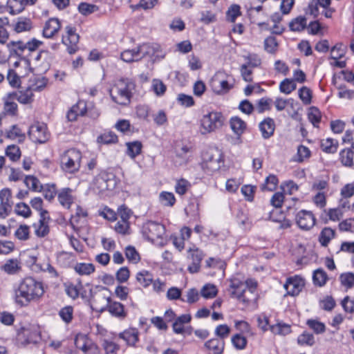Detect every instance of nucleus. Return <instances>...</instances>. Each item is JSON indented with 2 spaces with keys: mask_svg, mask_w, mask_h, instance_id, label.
I'll list each match as a JSON object with an SVG mask.
<instances>
[{
  "mask_svg": "<svg viewBox=\"0 0 354 354\" xmlns=\"http://www.w3.org/2000/svg\"><path fill=\"white\" fill-rule=\"evenodd\" d=\"M24 182L26 187L33 192H41L43 189L39 180L34 176H26Z\"/></svg>",
  "mask_w": 354,
  "mask_h": 354,
  "instance_id": "nucleus-31",
  "label": "nucleus"
},
{
  "mask_svg": "<svg viewBox=\"0 0 354 354\" xmlns=\"http://www.w3.org/2000/svg\"><path fill=\"white\" fill-rule=\"evenodd\" d=\"M232 343L233 346L237 349V350H243L245 348L248 341L247 339L240 335V334H236L232 337Z\"/></svg>",
  "mask_w": 354,
  "mask_h": 354,
  "instance_id": "nucleus-53",
  "label": "nucleus"
},
{
  "mask_svg": "<svg viewBox=\"0 0 354 354\" xmlns=\"http://www.w3.org/2000/svg\"><path fill=\"white\" fill-rule=\"evenodd\" d=\"M304 285V279L298 275H295L288 278L283 287L287 291L288 295L296 296L299 294Z\"/></svg>",
  "mask_w": 354,
  "mask_h": 354,
  "instance_id": "nucleus-14",
  "label": "nucleus"
},
{
  "mask_svg": "<svg viewBox=\"0 0 354 354\" xmlns=\"http://www.w3.org/2000/svg\"><path fill=\"white\" fill-rule=\"evenodd\" d=\"M224 120L220 112L211 111L204 114L200 120V131L202 134L214 132L223 125Z\"/></svg>",
  "mask_w": 354,
  "mask_h": 354,
  "instance_id": "nucleus-4",
  "label": "nucleus"
},
{
  "mask_svg": "<svg viewBox=\"0 0 354 354\" xmlns=\"http://www.w3.org/2000/svg\"><path fill=\"white\" fill-rule=\"evenodd\" d=\"M339 229L342 232L354 233V218H347L340 222Z\"/></svg>",
  "mask_w": 354,
  "mask_h": 354,
  "instance_id": "nucleus-63",
  "label": "nucleus"
},
{
  "mask_svg": "<svg viewBox=\"0 0 354 354\" xmlns=\"http://www.w3.org/2000/svg\"><path fill=\"white\" fill-rule=\"evenodd\" d=\"M165 231L164 225L153 221H148L142 226L143 235L152 242L158 239L162 238Z\"/></svg>",
  "mask_w": 354,
  "mask_h": 354,
  "instance_id": "nucleus-10",
  "label": "nucleus"
},
{
  "mask_svg": "<svg viewBox=\"0 0 354 354\" xmlns=\"http://www.w3.org/2000/svg\"><path fill=\"white\" fill-rule=\"evenodd\" d=\"M289 27L292 31L303 30L306 27V19L299 16L290 22Z\"/></svg>",
  "mask_w": 354,
  "mask_h": 354,
  "instance_id": "nucleus-43",
  "label": "nucleus"
},
{
  "mask_svg": "<svg viewBox=\"0 0 354 354\" xmlns=\"http://www.w3.org/2000/svg\"><path fill=\"white\" fill-rule=\"evenodd\" d=\"M88 335L82 333H78L75 337V345L84 353H87L88 347L91 342Z\"/></svg>",
  "mask_w": 354,
  "mask_h": 354,
  "instance_id": "nucleus-28",
  "label": "nucleus"
},
{
  "mask_svg": "<svg viewBox=\"0 0 354 354\" xmlns=\"http://www.w3.org/2000/svg\"><path fill=\"white\" fill-rule=\"evenodd\" d=\"M30 227L26 225H21L15 231V236L21 241L29 239Z\"/></svg>",
  "mask_w": 354,
  "mask_h": 354,
  "instance_id": "nucleus-56",
  "label": "nucleus"
},
{
  "mask_svg": "<svg viewBox=\"0 0 354 354\" xmlns=\"http://www.w3.org/2000/svg\"><path fill=\"white\" fill-rule=\"evenodd\" d=\"M272 100L270 98H261L260 99L255 107V111L258 113H263L266 111H270L271 109Z\"/></svg>",
  "mask_w": 354,
  "mask_h": 354,
  "instance_id": "nucleus-51",
  "label": "nucleus"
},
{
  "mask_svg": "<svg viewBox=\"0 0 354 354\" xmlns=\"http://www.w3.org/2000/svg\"><path fill=\"white\" fill-rule=\"evenodd\" d=\"M297 343L301 346H313L315 343V339L313 334L304 332L298 336Z\"/></svg>",
  "mask_w": 354,
  "mask_h": 354,
  "instance_id": "nucleus-48",
  "label": "nucleus"
},
{
  "mask_svg": "<svg viewBox=\"0 0 354 354\" xmlns=\"http://www.w3.org/2000/svg\"><path fill=\"white\" fill-rule=\"evenodd\" d=\"M119 337L129 346H134L138 341V331L135 328H129L118 335Z\"/></svg>",
  "mask_w": 354,
  "mask_h": 354,
  "instance_id": "nucleus-23",
  "label": "nucleus"
},
{
  "mask_svg": "<svg viewBox=\"0 0 354 354\" xmlns=\"http://www.w3.org/2000/svg\"><path fill=\"white\" fill-rule=\"evenodd\" d=\"M159 201L163 206L172 207L176 203V198L172 192H162L159 194Z\"/></svg>",
  "mask_w": 354,
  "mask_h": 354,
  "instance_id": "nucleus-34",
  "label": "nucleus"
},
{
  "mask_svg": "<svg viewBox=\"0 0 354 354\" xmlns=\"http://www.w3.org/2000/svg\"><path fill=\"white\" fill-rule=\"evenodd\" d=\"M44 292L41 282L30 277H25L15 290V301L20 306H26L31 301L39 299Z\"/></svg>",
  "mask_w": 354,
  "mask_h": 354,
  "instance_id": "nucleus-1",
  "label": "nucleus"
},
{
  "mask_svg": "<svg viewBox=\"0 0 354 354\" xmlns=\"http://www.w3.org/2000/svg\"><path fill=\"white\" fill-rule=\"evenodd\" d=\"M296 223L303 230H310L316 223V218L312 212L301 209L295 217Z\"/></svg>",
  "mask_w": 354,
  "mask_h": 354,
  "instance_id": "nucleus-11",
  "label": "nucleus"
},
{
  "mask_svg": "<svg viewBox=\"0 0 354 354\" xmlns=\"http://www.w3.org/2000/svg\"><path fill=\"white\" fill-rule=\"evenodd\" d=\"M353 153L351 149H345L340 152V160L344 166L351 167L353 165Z\"/></svg>",
  "mask_w": 354,
  "mask_h": 354,
  "instance_id": "nucleus-41",
  "label": "nucleus"
},
{
  "mask_svg": "<svg viewBox=\"0 0 354 354\" xmlns=\"http://www.w3.org/2000/svg\"><path fill=\"white\" fill-rule=\"evenodd\" d=\"M201 294L206 299L213 298L217 294V288L214 285L206 284L201 289Z\"/></svg>",
  "mask_w": 354,
  "mask_h": 354,
  "instance_id": "nucleus-57",
  "label": "nucleus"
},
{
  "mask_svg": "<svg viewBox=\"0 0 354 354\" xmlns=\"http://www.w3.org/2000/svg\"><path fill=\"white\" fill-rule=\"evenodd\" d=\"M296 84L294 80L290 79H285L279 85V90L281 93L285 94H290L292 91L296 89Z\"/></svg>",
  "mask_w": 354,
  "mask_h": 354,
  "instance_id": "nucleus-47",
  "label": "nucleus"
},
{
  "mask_svg": "<svg viewBox=\"0 0 354 354\" xmlns=\"http://www.w3.org/2000/svg\"><path fill=\"white\" fill-rule=\"evenodd\" d=\"M335 230L330 227H324L320 232L319 236V243L322 246L326 247L331 239L335 237Z\"/></svg>",
  "mask_w": 354,
  "mask_h": 354,
  "instance_id": "nucleus-32",
  "label": "nucleus"
},
{
  "mask_svg": "<svg viewBox=\"0 0 354 354\" xmlns=\"http://www.w3.org/2000/svg\"><path fill=\"white\" fill-rule=\"evenodd\" d=\"M102 346L106 354H117V352L119 350V346L118 344L107 339H104L103 341Z\"/></svg>",
  "mask_w": 354,
  "mask_h": 354,
  "instance_id": "nucleus-64",
  "label": "nucleus"
},
{
  "mask_svg": "<svg viewBox=\"0 0 354 354\" xmlns=\"http://www.w3.org/2000/svg\"><path fill=\"white\" fill-rule=\"evenodd\" d=\"M6 137L9 139L17 140L18 142H22L26 138V135L17 125L15 124L6 131Z\"/></svg>",
  "mask_w": 354,
  "mask_h": 354,
  "instance_id": "nucleus-29",
  "label": "nucleus"
},
{
  "mask_svg": "<svg viewBox=\"0 0 354 354\" xmlns=\"http://www.w3.org/2000/svg\"><path fill=\"white\" fill-rule=\"evenodd\" d=\"M82 159L81 152L75 149L66 151L61 156V167L68 173L79 170Z\"/></svg>",
  "mask_w": 354,
  "mask_h": 354,
  "instance_id": "nucleus-6",
  "label": "nucleus"
},
{
  "mask_svg": "<svg viewBox=\"0 0 354 354\" xmlns=\"http://www.w3.org/2000/svg\"><path fill=\"white\" fill-rule=\"evenodd\" d=\"M125 256L127 259L133 263H137L140 259V254L133 246L129 245L125 248Z\"/></svg>",
  "mask_w": 354,
  "mask_h": 354,
  "instance_id": "nucleus-50",
  "label": "nucleus"
},
{
  "mask_svg": "<svg viewBox=\"0 0 354 354\" xmlns=\"http://www.w3.org/2000/svg\"><path fill=\"white\" fill-rule=\"evenodd\" d=\"M97 10L98 8L95 5L87 3H81L78 6L79 12L83 15H88Z\"/></svg>",
  "mask_w": 354,
  "mask_h": 354,
  "instance_id": "nucleus-61",
  "label": "nucleus"
},
{
  "mask_svg": "<svg viewBox=\"0 0 354 354\" xmlns=\"http://www.w3.org/2000/svg\"><path fill=\"white\" fill-rule=\"evenodd\" d=\"M337 141L332 138H327L326 140H323L321 143V147L322 150L326 153H335L337 150Z\"/></svg>",
  "mask_w": 354,
  "mask_h": 354,
  "instance_id": "nucleus-37",
  "label": "nucleus"
},
{
  "mask_svg": "<svg viewBox=\"0 0 354 354\" xmlns=\"http://www.w3.org/2000/svg\"><path fill=\"white\" fill-rule=\"evenodd\" d=\"M339 281L341 285L345 288H352L354 287V273L348 272L341 274Z\"/></svg>",
  "mask_w": 354,
  "mask_h": 354,
  "instance_id": "nucleus-40",
  "label": "nucleus"
},
{
  "mask_svg": "<svg viewBox=\"0 0 354 354\" xmlns=\"http://www.w3.org/2000/svg\"><path fill=\"white\" fill-rule=\"evenodd\" d=\"M136 280L144 288L148 287L153 282L152 274L147 270H142L136 274Z\"/></svg>",
  "mask_w": 354,
  "mask_h": 354,
  "instance_id": "nucleus-33",
  "label": "nucleus"
},
{
  "mask_svg": "<svg viewBox=\"0 0 354 354\" xmlns=\"http://www.w3.org/2000/svg\"><path fill=\"white\" fill-rule=\"evenodd\" d=\"M66 36H62V42L67 46L69 54L75 53L77 50L79 35L75 32V29L70 26L66 27Z\"/></svg>",
  "mask_w": 354,
  "mask_h": 354,
  "instance_id": "nucleus-13",
  "label": "nucleus"
},
{
  "mask_svg": "<svg viewBox=\"0 0 354 354\" xmlns=\"http://www.w3.org/2000/svg\"><path fill=\"white\" fill-rule=\"evenodd\" d=\"M261 136L264 139L270 138L274 132L275 122L271 118H266L259 124Z\"/></svg>",
  "mask_w": 354,
  "mask_h": 354,
  "instance_id": "nucleus-17",
  "label": "nucleus"
},
{
  "mask_svg": "<svg viewBox=\"0 0 354 354\" xmlns=\"http://www.w3.org/2000/svg\"><path fill=\"white\" fill-rule=\"evenodd\" d=\"M74 269L80 275H89L95 271V267L91 263H79Z\"/></svg>",
  "mask_w": 354,
  "mask_h": 354,
  "instance_id": "nucleus-39",
  "label": "nucleus"
},
{
  "mask_svg": "<svg viewBox=\"0 0 354 354\" xmlns=\"http://www.w3.org/2000/svg\"><path fill=\"white\" fill-rule=\"evenodd\" d=\"M59 315L64 322L69 324L73 318V308L71 306H66L60 309Z\"/></svg>",
  "mask_w": 354,
  "mask_h": 354,
  "instance_id": "nucleus-44",
  "label": "nucleus"
},
{
  "mask_svg": "<svg viewBox=\"0 0 354 354\" xmlns=\"http://www.w3.org/2000/svg\"><path fill=\"white\" fill-rule=\"evenodd\" d=\"M0 269L8 274H17L20 272L22 269L21 262L18 259H10L1 266Z\"/></svg>",
  "mask_w": 354,
  "mask_h": 354,
  "instance_id": "nucleus-18",
  "label": "nucleus"
},
{
  "mask_svg": "<svg viewBox=\"0 0 354 354\" xmlns=\"http://www.w3.org/2000/svg\"><path fill=\"white\" fill-rule=\"evenodd\" d=\"M98 288V291L92 293L91 301L96 310L103 312L107 309L111 297L107 294L108 289L106 288L99 287Z\"/></svg>",
  "mask_w": 354,
  "mask_h": 354,
  "instance_id": "nucleus-9",
  "label": "nucleus"
},
{
  "mask_svg": "<svg viewBox=\"0 0 354 354\" xmlns=\"http://www.w3.org/2000/svg\"><path fill=\"white\" fill-rule=\"evenodd\" d=\"M28 134L30 139L35 143H45L50 138L46 124L39 122L30 127Z\"/></svg>",
  "mask_w": 354,
  "mask_h": 354,
  "instance_id": "nucleus-8",
  "label": "nucleus"
},
{
  "mask_svg": "<svg viewBox=\"0 0 354 354\" xmlns=\"http://www.w3.org/2000/svg\"><path fill=\"white\" fill-rule=\"evenodd\" d=\"M50 217L48 212H42L40 213V218L38 223H35V233L39 237H44L49 232L48 221Z\"/></svg>",
  "mask_w": 354,
  "mask_h": 354,
  "instance_id": "nucleus-15",
  "label": "nucleus"
},
{
  "mask_svg": "<svg viewBox=\"0 0 354 354\" xmlns=\"http://www.w3.org/2000/svg\"><path fill=\"white\" fill-rule=\"evenodd\" d=\"M160 46L158 44H144L133 50H125L121 53V59L130 63L138 62L147 56L165 57V53L159 54Z\"/></svg>",
  "mask_w": 354,
  "mask_h": 354,
  "instance_id": "nucleus-3",
  "label": "nucleus"
},
{
  "mask_svg": "<svg viewBox=\"0 0 354 354\" xmlns=\"http://www.w3.org/2000/svg\"><path fill=\"white\" fill-rule=\"evenodd\" d=\"M15 211L17 214L21 216L24 218H28L31 214V210L29 206L24 203L17 204Z\"/></svg>",
  "mask_w": 354,
  "mask_h": 354,
  "instance_id": "nucleus-60",
  "label": "nucleus"
},
{
  "mask_svg": "<svg viewBox=\"0 0 354 354\" xmlns=\"http://www.w3.org/2000/svg\"><path fill=\"white\" fill-rule=\"evenodd\" d=\"M32 27L30 19L26 17L18 18L17 22L13 25V30L17 33L29 31Z\"/></svg>",
  "mask_w": 354,
  "mask_h": 354,
  "instance_id": "nucleus-26",
  "label": "nucleus"
},
{
  "mask_svg": "<svg viewBox=\"0 0 354 354\" xmlns=\"http://www.w3.org/2000/svg\"><path fill=\"white\" fill-rule=\"evenodd\" d=\"M224 341L218 338H213L205 343V347L209 354H221L224 350Z\"/></svg>",
  "mask_w": 354,
  "mask_h": 354,
  "instance_id": "nucleus-20",
  "label": "nucleus"
},
{
  "mask_svg": "<svg viewBox=\"0 0 354 354\" xmlns=\"http://www.w3.org/2000/svg\"><path fill=\"white\" fill-rule=\"evenodd\" d=\"M201 167L207 172L218 171L223 162V153L218 149H211L205 151L202 156Z\"/></svg>",
  "mask_w": 354,
  "mask_h": 354,
  "instance_id": "nucleus-5",
  "label": "nucleus"
},
{
  "mask_svg": "<svg viewBox=\"0 0 354 354\" xmlns=\"http://www.w3.org/2000/svg\"><path fill=\"white\" fill-rule=\"evenodd\" d=\"M327 279V274L324 270L317 269L314 271L313 280L315 285L318 286H323L326 283Z\"/></svg>",
  "mask_w": 354,
  "mask_h": 354,
  "instance_id": "nucleus-38",
  "label": "nucleus"
},
{
  "mask_svg": "<svg viewBox=\"0 0 354 354\" xmlns=\"http://www.w3.org/2000/svg\"><path fill=\"white\" fill-rule=\"evenodd\" d=\"M6 155L13 162L18 160L21 156L19 147L15 145L8 146Z\"/></svg>",
  "mask_w": 354,
  "mask_h": 354,
  "instance_id": "nucleus-46",
  "label": "nucleus"
},
{
  "mask_svg": "<svg viewBox=\"0 0 354 354\" xmlns=\"http://www.w3.org/2000/svg\"><path fill=\"white\" fill-rule=\"evenodd\" d=\"M240 9L239 5L234 4L231 6L226 12L227 19L230 22H234L237 17L241 14Z\"/></svg>",
  "mask_w": 354,
  "mask_h": 354,
  "instance_id": "nucleus-55",
  "label": "nucleus"
},
{
  "mask_svg": "<svg viewBox=\"0 0 354 354\" xmlns=\"http://www.w3.org/2000/svg\"><path fill=\"white\" fill-rule=\"evenodd\" d=\"M230 127L237 136H241L246 128L245 122L239 117H233L230 120Z\"/></svg>",
  "mask_w": 354,
  "mask_h": 354,
  "instance_id": "nucleus-30",
  "label": "nucleus"
},
{
  "mask_svg": "<svg viewBox=\"0 0 354 354\" xmlns=\"http://www.w3.org/2000/svg\"><path fill=\"white\" fill-rule=\"evenodd\" d=\"M308 118L313 126L317 127L321 120V113L317 108L313 106L309 109Z\"/></svg>",
  "mask_w": 354,
  "mask_h": 354,
  "instance_id": "nucleus-49",
  "label": "nucleus"
},
{
  "mask_svg": "<svg viewBox=\"0 0 354 354\" xmlns=\"http://www.w3.org/2000/svg\"><path fill=\"white\" fill-rule=\"evenodd\" d=\"M117 183L118 180L114 174L103 171L95 177L93 189L95 192L100 194L106 190L113 189Z\"/></svg>",
  "mask_w": 354,
  "mask_h": 354,
  "instance_id": "nucleus-7",
  "label": "nucleus"
},
{
  "mask_svg": "<svg viewBox=\"0 0 354 354\" xmlns=\"http://www.w3.org/2000/svg\"><path fill=\"white\" fill-rule=\"evenodd\" d=\"M127 154L131 158H136L138 155L141 153L142 150V143L139 141H134L131 142H127Z\"/></svg>",
  "mask_w": 354,
  "mask_h": 354,
  "instance_id": "nucleus-36",
  "label": "nucleus"
},
{
  "mask_svg": "<svg viewBox=\"0 0 354 354\" xmlns=\"http://www.w3.org/2000/svg\"><path fill=\"white\" fill-rule=\"evenodd\" d=\"M200 15V21L205 24H209L216 21V15L210 10L201 11Z\"/></svg>",
  "mask_w": 354,
  "mask_h": 354,
  "instance_id": "nucleus-59",
  "label": "nucleus"
},
{
  "mask_svg": "<svg viewBox=\"0 0 354 354\" xmlns=\"http://www.w3.org/2000/svg\"><path fill=\"white\" fill-rule=\"evenodd\" d=\"M307 325L317 334H321L325 332V324L315 319H308Z\"/></svg>",
  "mask_w": 354,
  "mask_h": 354,
  "instance_id": "nucleus-54",
  "label": "nucleus"
},
{
  "mask_svg": "<svg viewBox=\"0 0 354 354\" xmlns=\"http://www.w3.org/2000/svg\"><path fill=\"white\" fill-rule=\"evenodd\" d=\"M299 97L305 104L311 102L312 93L310 90L306 86H303L299 90Z\"/></svg>",
  "mask_w": 354,
  "mask_h": 354,
  "instance_id": "nucleus-62",
  "label": "nucleus"
},
{
  "mask_svg": "<svg viewBox=\"0 0 354 354\" xmlns=\"http://www.w3.org/2000/svg\"><path fill=\"white\" fill-rule=\"evenodd\" d=\"M72 189L70 188H64L58 194V201L60 204L69 209L73 202V198L71 195Z\"/></svg>",
  "mask_w": 354,
  "mask_h": 354,
  "instance_id": "nucleus-25",
  "label": "nucleus"
},
{
  "mask_svg": "<svg viewBox=\"0 0 354 354\" xmlns=\"http://www.w3.org/2000/svg\"><path fill=\"white\" fill-rule=\"evenodd\" d=\"M15 100L21 104H29L33 100V91L30 86L24 91L10 93Z\"/></svg>",
  "mask_w": 354,
  "mask_h": 354,
  "instance_id": "nucleus-22",
  "label": "nucleus"
},
{
  "mask_svg": "<svg viewBox=\"0 0 354 354\" xmlns=\"http://www.w3.org/2000/svg\"><path fill=\"white\" fill-rule=\"evenodd\" d=\"M10 55L21 57L26 49V43L22 41H10L7 44Z\"/></svg>",
  "mask_w": 354,
  "mask_h": 354,
  "instance_id": "nucleus-24",
  "label": "nucleus"
},
{
  "mask_svg": "<svg viewBox=\"0 0 354 354\" xmlns=\"http://www.w3.org/2000/svg\"><path fill=\"white\" fill-rule=\"evenodd\" d=\"M135 88V83L132 80L122 78L114 82L109 93L113 102L126 106L130 103Z\"/></svg>",
  "mask_w": 354,
  "mask_h": 354,
  "instance_id": "nucleus-2",
  "label": "nucleus"
},
{
  "mask_svg": "<svg viewBox=\"0 0 354 354\" xmlns=\"http://www.w3.org/2000/svg\"><path fill=\"white\" fill-rule=\"evenodd\" d=\"M278 43L274 37H268L264 41V49L269 53L274 54L277 52Z\"/></svg>",
  "mask_w": 354,
  "mask_h": 354,
  "instance_id": "nucleus-52",
  "label": "nucleus"
},
{
  "mask_svg": "<svg viewBox=\"0 0 354 354\" xmlns=\"http://www.w3.org/2000/svg\"><path fill=\"white\" fill-rule=\"evenodd\" d=\"M228 291L232 298L236 299L239 302H248V299L241 295L245 290L244 281L236 277H233L230 280Z\"/></svg>",
  "mask_w": 354,
  "mask_h": 354,
  "instance_id": "nucleus-12",
  "label": "nucleus"
},
{
  "mask_svg": "<svg viewBox=\"0 0 354 354\" xmlns=\"http://www.w3.org/2000/svg\"><path fill=\"white\" fill-rule=\"evenodd\" d=\"M7 4L10 13L12 15L21 12L26 7L22 0H8Z\"/></svg>",
  "mask_w": 354,
  "mask_h": 354,
  "instance_id": "nucleus-35",
  "label": "nucleus"
},
{
  "mask_svg": "<svg viewBox=\"0 0 354 354\" xmlns=\"http://www.w3.org/2000/svg\"><path fill=\"white\" fill-rule=\"evenodd\" d=\"M270 330L274 335H286L291 332L288 324H277L270 326Z\"/></svg>",
  "mask_w": 354,
  "mask_h": 354,
  "instance_id": "nucleus-42",
  "label": "nucleus"
},
{
  "mask_svg": "<svg viewBox=\"0 0 354 354\" xmlns=\"http://www.w3.org/2000/svg\"><path fill=\"white\" fill-rule=\"evenodd\" d=\"M278 178L275 175H269L265 180V183L261 185V189L268 191H273L276 189L278 184Z\"/></svg>",
  "mask_w": 354,
  "mask_h": 354,
  "instance_id": "nucleus-45",
  "label": "nucleus"
},
{
  "mask_svg": "<svg viewBox=\"0 0 354 354\" xmlns=\"http://www.w3.org/2000/svg\"><path fill=\"white\" fill-rule=\"evenodd\" d=\"M97 140L103 144L115 143L118 141V136L113 132H106L100 136Z\"/></svg>",
  "mask_w": 354,
  "mask_h": 354,
  "instance_id": "nucleus-58",
  "label": "nucleus"
},
{
  "mask_svg": "<svg viewBox=\"0 0 354 354\" xmlns=\"http://www.w3.org/2000/svg\"><path fill=\"white\" fill-rule=\"evenodd\" d=\"M86 112V105L85 102L79 101L73 105L67 112L66 118L68 121H75L78 116H83Z\"/></svg>",
  "mask_w": 354,
  "mask_h": 354,
  "instance_id": "nucleus-19",
  "label": "nucleus"
},
{
  "mask_svg": "<svg viewBox=\"0 0 354 354\" xmlns=\"http://www.w3.org/2000/svg\"><path fill=\"white\" fill-rule=\"evenodd\" d=\"M60 28L61 24L59 20L57 18H50L45 23L42 35L45 38H53Z\"/></svg>",
  "mask_w": 354,
  "mask_h": 354,
  "instance_id": "nucleus-16",
  "label": "nucleus"
},
{
  "mask_svg": "<svg viewBox=\"0 0 354 354\" xmlns=\"http://www.w3.org/2000/svg\"><path fill=\"white\" fill-rule=\"evenodd\" d=\"M15 98L11 93H8L4 98L3 113L10 116H15L18 113V106L13 100Z\"/></svg>",
  "mask_w": 354,
  "mask_h": 354,
  "instance_id": "nucleus-21",
  "label": "nucleus"
},
{
  "mask_svg": "<svg viewBox=\"0 0 354 354\" xmlns=\"http://www.w3.org/2000/svg\"><path fill=\"white\" fill-rule=\"evenodd\" d=\"M107 310L115 317L124 318L126 316L124 306L120 302L113 301L111 299Z\"/></svg>",
  "mask_w": 354,
  "mask_h": 354,
  "instance_id": "nucleus-27",
  "label": "nucleus"
}]
</instances>
